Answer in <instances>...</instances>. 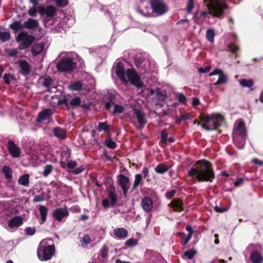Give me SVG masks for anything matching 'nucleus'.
Instances as JSON below:
<instances>
[{
  "mask_svg": "<svg viewBox=\"0 0 263 263\" xmlns=\"http://www.w3.org/2000/svg\"><path fill=\"white\" fill-rule=\"evenodd\" d=\"M198 167H192L187 172L189 177L198 182H212L215 178V175L211 164L202 160L198 162Z\"/></svg>",
  "mask_w": 263,
  "mask_h": 263,
  "instance_id": "1",
  "label": "nucleus"
},
{
  "mask_svg": "<svg viewBox=\"0 0 263 263\" xmlns=\"http://www.w3.org/2000/svg\"><path fill=\"white\" fill-rule=\"evenodd\" d=\"M206 6L209 9L208 11H204L195 14L194 17L196 22H200L208 15L219 17L222 15L224 10L227 8L224 0H210V3L206 5Z\"/></svg>",
  "mask_w": 263,
  "mask_h": 263,
  "instance_id": "2",
  "label": "nucleus"
},
{
  "mask_svg": "<svg viewBox=\"0 0 263 263\" xmlns=\"http://www.w3.org/2000/svg\"><path fill=\"white\" fill-rule=\"evenodd\" d=\"M114 70L119 79L124 83L126 84L129 81L131 84L138 88H141L143 86L138 74L131 69H128L125 71L124 66L121 62L116 64Z\"/></svg>",
  "mask_w": 263,
  "mask_h": 263,
  "instance_id": "3",
  "label": "nucleus"
},
{
  "mask_svg": "<svg viewBox=\"0 0 263 263\" xmlns=\"http://www.w3.org/2000/svg\"><path fill=\"white\" fill-rule=\"evenodd\" d=\"M202 124L201 126L206 130L215 129L222 121L223 117L219 114H213L211 115L200 116Z\"/></svg>",
  "mask_w": 263,
  "mask_h": 263,
  "instance_id": "4",
  "label": "nucleus"
},
{
  "mask_svg": "<svg viewBox=\"0 0 263 263\" xmlns=\"http://www.w3.org/2000/svg\"><path fill=\"white\" fill-rule=\"evenodd\" d=\"M48 239H43L40 243L37 254L40 260L46 261L51 258L55 252V247L48 243Z\"/></svg>",
  "mask_w": 263,
  "mask_h": 263,
  "instance_id": "5",
  "label": "nucleus"
},
{
  "mask_svg": "<svg viewBox=\"0 0 263 263\" xmlns=\"http://www.w3.org/2000/svg\"><path fill=\"white\" fill-rule=\"evenodd\" d=\"M16 39L17 41L20 43L18 48L20 50L24 49L30 46L34 40L33 36L25 31H21Z\"/></svg>",
  "mask_w": 263,
  "mask_h": 263,
  "instance_id": "6",
  "label": "nucleus"
},
{
  "mask_svg": "<svg viewBox=\"0 0 263 263\" xmlns=\"http://www.w3.org/2000/svg\"><path fill=\"white\" fill-rule=\"evenodd\" d=\"M76 63L73 58L66 57L62 59L57 64V69L60 72L71 71L74 67Z\"/></svg>",
  "mask_w": 263,
  "mask_h": 263,
  "instance_id": "7",
  "label": "nucleus"
},
{
  "mask_svg": "<svg viewBox=\"0 0 263 263\" xmlns=\"http://www.w3.org/2000/svg\"><path fill=\"white\" fill-rule=\"evenodd\" d=\"M151 8L152 13H154L157 16H160L167 11V7L162 0H152Z\"/></svg>",
  "mask_w": 263,
  "mask_h": 263,
  "instance_id": "8",
  "label": "nucleus"
},
{
  "mask_svg": "<svg viewBox=\"0 0 263 263\" xmlns=\"http://www.w3.org/2000/svg\"><path fill=\"white\" fill-rule=\"evenodd\" d=\"M39 25L38 21L36 20L29 18L22 25L20 22H15L13 24L12 28L15 31H18L23 27L32 29L36 27Z\"/></svg>",
  "mask_w": 263,
  "mask_h": 263,
  "instance_id": "9",
  "label": "nucleus"
},
{
  "mask_svg": "<svg viewBox=\"0 0 263 263\" xmlns=\"http://www.w3.org/2000/svg\"><path fill=\"white\" fill-rule=\"evenodd\" d=\"M236 134L241 137L243 141V145H244L247 138V130L245 124L243 122L240 121L236 124L234 133L233 134V140L236 143H237L235 140V135Z\"/></svg>",
  "mask_w": 263,
  "mask_h": 263,
  "instance_id": "10",
  "label": "nucleus"
},
{
  "mask_svg": "<svg viewBox=\"0 0 263 263\" xmlns=\"http://www.w3.org/2000/svg\"><path fill=\"white\" fill-rule=\"evenodd\" d=\"M69 214L68 209L67 207L58 208L52 212L53 218L58 221H61L64 218H66Z\"/></svg>",
  "mask_w": 263,
  "mask_h": 263,
  "instance_id": "11",
  "label": "nucleus"
},
{
  "mask_svg": "<svg viewBox=\"0 0 263 263\" xmlns=\"http://www.w3.org/2000/svg\"><path fill=\"white\" fill-rule=\"evenodd\" d=\"M151 1H143L141 2L138 11L143 16L151 17L153 16L152 12H151Z\"/></svg>",
  "mask_w": 263,
  "mask_h": 263,
  "instance_id": "12",
  "label": "nucleus"
},
{
  "mask_svg": "<svg viewBox=\"0 0 263 263\" xmlns=\"http://www.w3.org/2000/svg\"><path fill=\"white\" fill-rule=\"evenodd\" d=\"M118 182L122 189L124 195L126 196L130 186L129 179L123 175L120 174L118 176Z\"/></svg>",
  "mask_w": 263,
  "mask_h": 263,
  "instance_id": "13",
  "label": "nucleus"
},
{
  "mask_svg": "<svg viewBox=\"0 0 263 263\" xmlns=\"http://www.w3.org/2000/svg\"><path fill=\"white\" fill-rule=\"evenodd\" d=\"M7 148L9 152L14 158H17L20 156L21 149L13 141L9 140L8 142Z\"/></svg>",
  "mask_w": 263,
  "mask_h": 263,
  "instance_id": "14",
  "label": "nucleus"
},
{
  "mask_svg": "<svg viewBox=\"0 0 263 263\" xmlns=\"http://www.w3.org/2000/svg\"><path fill=\"white\" fill-rule=\"evenodd\" d=\"M134 113L139 123V128L142 129L146 123V119L145 114L140 109H134Z\"/></svg>",
  "mask_w": 263,
  "mask_h": 263,
  "instance_id": "15",
  "label": "nucleus"
},
{
  "mask_svg": "<svg viewBox=\"0 0 263 263\" xmlns=\"http://www.w3.org/2000/svg\"><path fill=\"white\" fill-rule=\"evenodd\" d=\"M57 10L52 6H48L46 7H40L39 8V12L41 14H44L47 16L52 17L55 14Z\"/></svg>",
  "mask_w": 263,
  "mask_h": 263,
  "instance_id": "16",
  "label": "nucleus"
},
{
  "mask_svg": "<svg viewBox=\"0 0 263 263\" xmlns=\"http://www.w3.org/2000/svg\"><path fill=\"white\" fill-rule=\"evenodd\" d=\"M112 233L116 238L123 239L127 237L128 232L123 228H118L113 230Z\"/></svg>",
  "mask_w": 263,
  "mask_h": 263,
  "instance_id": "17",
  "label": "nucleus"
},
{
  "mask_svg": "<svg viewBox=\"0 0 263 263\" xmlns=\"http://www.w3.org/2000/svg\"><path fill=\"white\" fill-rule=\"evenodd\" d=\"M141 204L143 210L146 212H150L153 208V200L148 197H144L142 199Z\"/></svg>",
  "mask_w": 263,
  "mask_h": 263,
  "instance_id": "18",
  "label": "nucleus"
},
{
  "mask_svg": "<svg viewBox=\"0 0 263 263\" xmlns=\"http://www.w3.org/2000/svg\"><path fill=\"white\" fill-rule=\"evenodd\" d=\"M23 220L21 216H15L8 222V226L10 228L18 227L23 224Z\"/></svg>",
  "mask_w": 263,
  "mask_h": 263,
  "instance_id": "19",
  "label": "nucleus"
},
{
  "mask_svg": "<svg viewBox=\"0 0 263 263\" xmlns=\"http://www.w3.org/2000/svg\"><path fill=\"white\" fill-rule=\"evenodd\" d=\"M52 114V111L51 109L49 108L45 109L40 112L37 119V121L40 122L42 121L47 120L50 118Z\"/></svg>",
  "mask_w": 263,
  "mask_h": 263,
  "instance_id": "20",
  "label": "nucleus"
},
{
  "mask_svg": "<svg viewBox=\"0 0 263 263\" xmlns=\"http://www.w3.org/2000/svg\"><path fill=\"white\" fill-rule=\"evenodd\" d=\"M19 67H20L22 73L26 76L28 74L31 70L30 66L29 63L25 60H20L18 62Z\"/></svg>",
  "mask_w": 263,
  "mask_h": 263,
  "instance_id": "21",
  "label": "nucleus"
},
{
  "mask_svg": "<svg viewBox=\"0 0 263 263\" xmlns=\"http://www.w3.org/2000/svg\"><path fill=\"white\" fill-rule=\"evenodd\" d=\"M174 211L180 212L183 210V203L181 200L179 199H174L170 203Z\"/></svg>",
  "mask_w": 263,
  "mask_h": 263,
  "instance_id": "22",
  "label": "nucleus"
},
{
  "mask_svg": "<svg viewBox=\"0 0 263 263\" xmlns=\"http://www.w3.org/2000/svg\"><path fill=\"white\" fill-rule=\"evenodd\" d=\"M250 258L253 263H262L263 262L262 255L257 251H254L251 253Z\"/></svg>",
  "mask_w": 263,
  "mask_h": 263,
  "instance_id": "23",
  "label": "nucleus"
},
{
  "mask_svg": "<svg viewBox=\"0 0 263 263\" xmlns=\"http://www.w3.org/2000/svg\"><path fill=\"white\" fill-rule=\"evenodd\" d=\"M45 46L44 43L35 44L32 47L31 51L33 55H37L40 53L43 50Z\"/></svg>",
  "mask_w": 263,
  "mask_h": 263,
  "instance_id": "24",
  "label": "nucleus"
},
{
  "mask_svg": "<svg viewBox=\"0 0 263 263\" xmlns=\"http://www.w3.org/2000/svg\"><path fill=\"white\" fill-rule=\"evenodd\" d=\"M53 133L55 137L61 139H64L66 136L65 130L60 127H54L53 129Z\"/></svg>",
  "mask_w": 263,
  "mask_h": 263,
  "instance_id": "25",
  "label": "nucleus"
},
{
  "mask_svg": "<svg viewBox=\"0 0 263 263\" xmlns=\"http://www.w3.org/2000/svg\"><path fill=\"white\" fill-rule=\"evenodd\" d=\"M2 171L4 174L6 179L8 181L12 179V171L8 166L5 165L3 167Z\"/></svg>",
  "mask_w": 263,
  "mask_h": 263,
  "instance_id": "26",
  "label": "nucleus"
},
{
  "mask_svg": "<svg viewBox=\"0 0 263 263\" xmlns=\"http://www.w3.org/2000/svg\"><path fill=\"white\" fill-rule=\"evenodd\" d=\"M108 198L110 200V204L112 206H114L117 202V195L115 194V190L114 188H111L109 190L108 192Z\"/></svg>",
  "mask_w": 263,
  "mask_h": 263,
  "instance_id": "27",
  "label": "nucleus"
},
{
  "mask_svg": "<svg viewBox=\"0 0 263 263\" xmlns=\"http://www.w3.org/2000/svg\"><path fill=\"white\" fill-rule=\"evenodd\" d=\"M39 212L41 216L40 222L41 223H43L46 220V217L47 214V209L44 205H41L39 208Z\"/></svg>",
  "mask_w": 263,
  "mask_h": 263,
  "instance_id": "28",
  "label": "nucleus"
},
{
  "mask_svg": "<svg viewBox=\"0 0 263 263\" xmlns=\"http://www.w3.org/2000/svg\"><path fill=\"white\" fill-rule=\"evenodd\" d=\"M228 82L227 75L224 74L222 71L219 75L218 80L215 82L213 84L215 85H218L221 84H224Z\"/></svg>",
  "mask_w": 263,
  "mask_h": 263,
  "instance_id": "29",
  "label": "nucleus"
},
{
  "mask_svg": "<svg viewBox=\"0 0 263 263\" xmlns=\"http://www.w3.org/2000/svg\"><path fill=\"white\" fill-rule=\"evenodd\" d=\"M29 176L26 174L22 176L18 180V183L20 185L28 186L29 182Z\"/></svg>",
  "mask_w": 263,
  "mask_h": 263,
  "instance_id": "30",
  "label": "nucleus"
},
{
  "mask_svg": "<svg viewBox=\"0 0 263 263\" xmlns=\"http://www.w3.org/2000/svg\"><path fill=\"white\" fill-rule=\"evenodd\" d=\"M69 88L72 90H80L82 88V83L80 82H73L70 83Z\"/></svg>",
  "mask_w": 263,
  "mask_h": 263,
  "instance_id": "31",
  "label": "nucleus"
},
{
  "mask_svg": "<svg viewBox=\"0 0 263 263\" xmlns=\"http://www.w3.org/2000/svg\"><path fill=\"white\" fill-rule=\"evenodd\" d=\"M168 170L167 166L164 164H159L155 168V171L158 174H163Z\"/></svg>",
  "mask_w": 263,
  "mask_h": 263,
  "instance_id": "32",
  "label": "nucleus"
},
{
  "mask_svg": "<svg viewBox=\"0 0 263 263\" xmlns=\"http://www.w3.org/2000/svg\"><path fill=\"white\" fill-rule=\"evenodd\" d=\"M10 39V34L7 31L0 30V41L5 42L9 41Z\"/></svg>",
  "mask_w": 263,
  "mask_h": 263,
  "instance_id": "33",
  "label": "nucleus"
},
{
  "mask_svg": "<svg viewBox=\"0 0 263 263\" xmlns=\"http://www.w3.org/2000/svg\"><path fill=\"white\" fill-rule=\"evenodd\" d=\"M215 33L214 31L211 29H208L206 31V38L211 43L214 41Z\"/></svg>",
  "mask_w": 263,
  "mask_h": 263,
  "instance_id": "34",
  "label": "nucleus"
},
{
  "mask_svg": "<svg viewBox=\"0 0 263 263\" xmlns=\"http://www.w3.org/2000/svg\"><path fill=\"white\" fill-rule=\"evenodd\" d=\"M90 237L87 234L84 235L83 237L80 239V242L82 247L87 246L90 242Z\"/></svg>",
  "mask_w": 263,
  "mask_h": 263,
  "instance_id": "35",
  "label": "nucleus"
},
{
  "mask_svg": "<svg viewBox=\"0 0 263 263\" xmlns=\"http://www.w3.org/2000/svg\"><path fill=\"white\" fill-rule=\"evenodd\" d=\"M98 130L99 132L104 131L105 132H109V128L108 125L105 122H100L98 127Z\"/></svg>",
  "mask_w": 263,
  "mask_h": 263,
  "instance_id": "36",
  "label": "nucleus"
},
{
  "mask_svg": "<svg viewBox=\"0 0 263 263\" xmlns=\"http://www.w3.org/2000/svg\"><path fill=\"white\" fill-rule=\"evenodd\" d=\"M53 167L51 164L46 165L44 167L43 175L44 177H47L52 171Z\"/></svg>",
  "mask_w": 263,
  "mask_h": 263,
  "instance_id": "37",
  "label": "nucleus"
},
{
  "mask_svg": "<svg viewBox=\"0 0 263 263\" xmlns=\"http://www.w3.org/2000/svg\"><path fill=\"white\" fill-rule=\"evenodd\" d=\"M240 84L243 87H251L253 82L251 80L241 79L239 81Z\"/></svg>",
  "mask_w": 263,
  "mask_h": 263,
  "instance_id": "38",
  "label": "nucleus"
},
{
  "mask_svg": "<svg viewBox=\"0 0 263 263\" xmlns=\"http://www.w3.org/2000/svg\"><path fill=\"white\" fill-rule=\"evenodd\" d=\"M142 180V175L141 174H136L135 175V178L134 183L133 184V189H136Z\"/></svg>",
  "mask_w": 263,
  "mask_h": 263,
  "instance_id": "39",
  "label": "nucleus"
},
{
  "mask_svg": "<svg viewBox=\"0 0 263 263\" xmlns=\"http://www.w3.org/2000/svg\"><path fill=\"white\" fill-rule=\"evenodd\" d=\"M81 102V100L80 98H79V97H77L71 99L69 102V104L71 106L75 107L80 105Z\"/></svg>",
  "mask_w": 263,
  "mask_h": 263,
  "instance_id": "40",
  "label": "nucleus"
},
{
  "mask_svg": "<svg viewBox=\"0 0 263 263\" xmlns=\"http://www.w3.org/2000/svg\"><path fill=\"white\" fill-rule=\"evenodd\" d=\"M125 245L129 247H133L137 245V240L135 239L130 238L125 241Z\"/></svg>",
  "mask_w": 263,
  "mask_h": 263,
  "instance_id": "41",
  "label": "nucleus"
},
{
  "mask_svg": "<svg viewBox=\"0 0 263 263\" xmlns=\"http://www.w3.org/2000/svg\"><path fill=\"white\" fill-rule=\"evenodd\" d=\"M196 251L193 250H190L184 252V255L188 259H192L196 254Z\"/></svg>",
  "mask_w": 263,
  "mask_h": 263,
  "instance_id": "42",
  "label": "nucleus"
},
{
  "mask_svg": "<svg viewBox=\"0 0 263 263\" xmlns=\"http://www.w3.org/2000/svg\"><path fill=\"white\" fill-rule=\"evenodd\" d=\"M106 145L110 148H115L116 147V143L110 139H107L105 141Z\"/></svg>",
  "mask_w": 263,
  "mask_h": 263,
  "instance_id": "43",
  "label": "nucleus"
},
{
  "mask_svg": "<svg viewBox=\"0 0 263 263\" xmlns=\"http://www.w3.org/2000/svg\"><path fill=\"white\" fill-rule=\"evenodd\" d=\"M124 109V108L122 106L116 104V105H115V106H114L113 113L114 114H116V113L121 114L123 111Z\"/></svg>",
  "mask_w": 263,
  "mask_h": 263,
  "instance_id": "44",
  "label": "nucleus"
},
{
  "mask_svg": "<svg viewBox=\"0 0 263 263\" xmlns=\"http://www.w3.org/2000/svg\"><path fill=\"white\" fill-rule=\"evenodd\" d=\"M194 0H188L187 1V6L186 8V11L188 13H190L194 8Z\"/></svg>",
  "mask_w": 263,
  "mask_h": 263,
  "instance_id": "45",
  "label": "nucleus"
},
{
  "mask_svg": "<svg viewBox=\"0 0 263 263\" xmlns=\"http://www.w3.org/2000/svg\"><path fill=\"white\" fill-rule=\"evenodd\" d=\"M35 231L36 230L34 227H28L25 229V232L28 235H33Z\"/></svg>",
  "mask_w": 263,
  "mask_h": 263,
  "instance_id": "46",
  "label": "nucleus"
},
{
  "mask_svg": "<svg viewBox=\"0 0 263 263\" xmlns=\"http://www.w3.org/2000/svg\"><path fill=\"white\" fill-rule=\"evenodd\" d=\"M167 133H166L165 130H162L161 133V141L162 142L164 143H167Z\"/></svg>",
  "mask_w": 263,
  "mask_h": 263,
  "instance_id": "47",
  "label": "nucleus"
},
{
  "mask_svg": "<svg viewBox=\"0 0 263 263\" xmlns=\"http://www.w3.org/2000/svg\"><path fill=\"white\" fill-rule=\"evenodd\" d=\"M36 12L37 11L35 6H34L28 10V14L30 16H33L36 15Z\"/></svg>",
  "mask_w": 263,
  "mask_h": 263,
  "instance_id": "48",
  "label": "nucleus"
},
{
  "mask_svg": "<svg viewBox=\"0 0 263 263\" xmlns=\"http://www.w3.org/2000/svg\"><path fill=\"white\" fill-rule=\"evenodd\" d=\"M77 165V163L75 161H70L67 164V167L69 168H74Z\"/></svg>",
  "mask_w": 263,
  "mask_h": 263,
  "instance_id": "49",
  "label": "nucleus"
},
{
  "mask_svg": "<svg viewBox=\"0 0 263 263\" xmlns=\"http://www.w3.org/2000/svg\"><path fill=\"white\" fill-rule=\"evenodd\" d=\"M191 237L192 236H191V234H188V235L186 236L183 238L182 244L183 245L187 244L189 240L191 239Z\"/></svg>",
  "mask_w": 263,
  "mask_h": 263,
  "instance_id": "50",
  "label": "nucleus"
},
{
  "mask_svg": "<svg viewBox=\"0 0 263 263\" xmlns=\"http://www.w3.org/2000/svg\"><path fill=\"white\" fill-rule=\"evenodd\" d=\"M238 49V47L234 45H230L228 46V50L232 52H235Z\"/></svg>",
  "mask_w": 263,
  "mask_h": 263,
  "instance_id": "51",
  "label": "nucleus"
},
{
  "mask_svg": "<svg viewBox=\"0 0 263 263\" xmlns=\"http://www.w3.org/2000/svg\"><path fill=\"white\" fill-rule=\"evenodd\" d=\"M178 99L180 103H184L185 102L186 98L183 94L179 93L178 95Z\"/></svg>",
  "mask_w": 263,
  "mask_h": 263,
  "instance_id": "52",
  "label": "nucleus"
},
{
  "mask_svg": "<svg viewBox=\"0 0 263 263\" xmlns=\"http://www.w3.org/2000/svg\"><path fill=\"white\" fill-rule=\"evenodd\" d=\"M211 69V67L210 66H206L204 68H200L198 69V71L202 73H206L209 72Z\"/></svg>",
  "mask_w": 263,
  "mask_h": 263,
  "instance_id": "53",
  "label": "nucleus"
},
{
  "mask_svg": "<svg viewBox=\"0 0 263 263\" xmlns=\"http://www.w3.org/2000/svg\"><path fill=\"white\" fill-rule=\"evenodd\" d=\"M108 250L106 247L104 246L102 249L101 256L102 257L105 258L107 256Z\"/></svg>",
  "mask_w": 263,
  "mask_h": 263,
  "instance_id": "54",
  "label": "nucleus"
},
{
  "mask_svg": "<svg viewBox=\"0 0 263 263\" xmlns=\"http://www.w3.org/2000/svg\"><path fill=\"white\" fill-rule=\"evenodd\" d=\"M11 78V75L9 73H5L3 77V79H4L5 82L6 84H9L10 83V78Z\"/></svg>",
  "mask_w": 263,
  "mask_h": 263,
  "instance_id": "55",
  "label": "nucleus"
},
{
  "mask_svg": "<svg viewBox=\"0 0 263 263\" xmlns=\"http://www.w3.org/2000/svg\"><path fill=\"white\" fill-rule=\"evenodd\" d=\"M175 193H176L175 190H172L171 191L167 192L166 193V197L169 199L171 198L175 194Z\"/></svg>",
  "mask_w": 263,
  "mask_h": 263,
  "instance_id": "56",
  "label": "nucleus"
},
{
  "mask_svg": "<svg viewBox=\"0 0 263 263\" xmlns=\"http://www.w3.org/2000/svg\"><path fill=\"white\" fill-rule=\"evenodd\" d=\"M44 200V198L43 196H40V195H36L33 199V201L37 202L43 201Z\"/></svg>",
  "mask_w": 263,
  "mask_h": 263,
  "instance_id": "57",
  "label": "nucleus"
},
{
  "mask_svg": "<svg viewBox=\"0 0 263 263\" xmlns=\"http://www.w3.org/2000/svg\"><path fill=\"white\" fill-rule=\"evenodd\" d=\"M51 83V81L50 79H45L43 82V85L46 87H49Z\"/></svg>",
  "mask_w": 263,
  "mask_h": 263,
  "instance_id": "58",
  "label": "nucleus"
},
{
  "mask_svg": "<svg viewBox=\"0 0 263 263\" xmlns=\"http://www.w3.org/2000/svg\"><path fill=\"white\" fill-rule=\"evenodd\" d=\"M221 71H222V70L221 69H215L213 71H212V72H211L209 74V76H212L216 75V74H218V76H219V74L221 72Z\"/></svg>",
  "mask_w": 263,
  "mask_h": 263,
  "instance_id": "59",
  "label": "nucleus"
},
{
  "mask_svg": "<svg viewBox=\"0 0 263 263\" xmlns=\"http://www.w3.org/2000/svg\"><path fill=\"white\" fill-rule=\"evenodd\" d=\"M8 55L10 57H14L17 53V51L16 49H12L8 52Z\"/></svg>",
  "mask_w": 263,
  "mask_h": 263,
  "instance_id": "60",
  "label": "nucleus"
},
{
  "mask_svg": "<svg viewBox=\"0 0 263 263\" xmlns=\"http://www.w3.org/2000/svg\"><path fill=\"white\" fill-rule=\"evenodd\" d=\"M102 205L105 209L108 208L109 206V200L108 199L103 200Z\"/></svg>",
  "mask_w": 263,
  "mask_h": 263,
  "instance_id": "61",
  "label": "nucleus"
},
{
  "mask_svg": "<svg viewBox=\"0 0 263 263\" xmlns=\"http://www.w3.org/2000/svg\"><path fill=\"white\" fill-rule=\"evenodd\" d=\"M84 171V168L82 166H81L78 168H77L76 170H74V173L75 174H79L82 172Z\"/></svg>",
  "mask_w": 263,
  "mask_h": 263,
  "instance_id": "62",
  "label": "nucleus"
},
{
  "mask_svg": "<svg viewBox=\"0 0 263 263\" xmlns=\"http://www.w3.org/2000/svg\"><path fill=\"white\" fill-rule=\"evenodd\" d=\"M243 182V179L241 178H239L236 181L234 182V184L235 186H239L242 184Z\"/></svg>",
  "mask_w": 263,
  "mask_h": 263,
  "instance_id": "63",
  "label": "nucleus"
},
{
  "mask_svg": "<svg viewBox=\"0 0 263 263\" xmlns=\"http://www.w3.org/2000/svg\"><path fill=\"white\" fill-rule=\"evenodd\" d=\"M252 162L255 164L259 165L260 166L263 165V161L259 160L257 159H254L252 160Z\"/></svg>",
  "mask_w": 263,
  "mask_h": 263,
  "instance_id": "64",
  "label": "nucleus"
}]
</instances>
